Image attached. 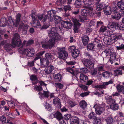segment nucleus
<instances>
[{
  "label": "nucleus",
  "mask_w": 124,
  "mask_h": 124,
  "mask_svg": "<svg viewBox=\"0 0 124 124\" xmlns=\"http://www.w3.org/2000/svg\"><path fill=\"white\" fill-rule=\"evenodd\" d=\"M116 49L118 50L123 49L124 50V44H122L121 45L119 46H116Z\"/></svg>",
  "instance_id": "obj_57"
},
{
  "label": "nucleus",
  "mask_w": 124,
  "mask_h": 124,
  "mask_svg": "<svg viewBox=\"0 0 124 124\" xmlns=\"http://www.w3.org/2000/svg\"><path fill=\"white\" fill-rule=\"evenodd\" d=\"M84 46H86L88 44L89 40L88 37L84 35L81 37Z\"/></svg>",
  "instance_id": "obj_18"
},
{
  "label": "nucleus",
  "mask_w": 124,
  "mask_h": 124,
  "mask_svg": "<svg viewBox=\"0 0 124 124\" xmlns=\"http://www.w3.org/2000/svg\"><path fill=\"white\" fill-rule=\"evenodd\" d=\"M82 0H76L75 3L74 5L75 8H80L82 7Z\"/></svg>",
  "instance_id": "obj_23"
},
{
  "label": "nucleus",
  "mask_w": 124,
  "mask_h": 124,
  "mask_svg": "<svg viewBox=\"0 0 124 124\" xmlns=\"http://www.w3.org/2000/svg\"><path fill=\"white\" fill-rule=\"evenodd\" d=\"M107 101L109 102L110 105L115 103V101L111 99V97L109 96H108L106 98Z\"/></svg>",
  "instance_id": "obj_30"
},
{
  "label": "nucleus",
  "mask_w": 124,
  "mask_h": 124,
  "mask_svg": "<svg viewBox=\"0 0 124 124\" xmlns=\"http://www.w3.org/2000/svg\"><path fill=\"white\" fill-rule=\"evenodd\" d=\"M117 5L121 10H124V0H121L118 2Z\"/></svg>",
  "instance_id": "obj_24"
},
{
  "label": "nucleus",
  "mask_w": 124,
  "mask_h": 124,
  "mask_svg": "<svg viewBox=\"0 0 124 124\" xmlns=\"http://www.w3.org/2000/svg\"><path fill=\"white\" fill-rule=\"evenodd\" d=\"M34 90L38 92H41L42 91L43 89L41 85H36L34 87Z\"/></svg>",
  "instance_id": "obj_42"
},
{
  "label": "nucleus",
  "mask_w": 124,
  "mask_h": 124,
  "mask_svg": "<svg viewBox=\"0 0 124 124\" xmlns=\"http://www.w3.org/2000/svg\"><path fill=\"white\" fill-rule=\"evenodd\" d=\"M0 121L3 124H5L6 122V119L5 117L3 116H2L0 118Z\"/></svg>",
  "instance_id": "obj_59"
},
{
  "label": "nucleus",
  "mask_w": 124,
  "mask_h": 124,
  "mask_svg": "<svg viewBox=\"0 0 124 124\" xmlns=\"http://www.w3.org/2000/svg\"><path fill=\"white\" fill-rule=\"evenodd\" d=\"M110 56V59H109L110 61H114L116 59V55L115 53H112Z\"/></svg>",
  "instance_id": "obj_41"
},
{
  "label": "nucleus",
  "mask_w": 124,
  "mask_h": 124,
  "mask_svg": "<svg viewBox=\"0 0 124 124\" xmlns=\"http://www.w3.org/2000/svg\"><path fill=\"white\" fill-rule=\"evenodd\" d=\"M104 53L105 54L106 56H110L111 54V53L110 51L106 50L104 51Z\"/></svg>",
  "instance_id": "obj_63"
},
{
  "label": "nucleus",
  "mask_w": 124,
  "mask_h": 124,
  "mask_svg": "<svg viewBox=\"0 0 124 124\" xmlns=\"http://www.w3.org/2000/svg\"><path fill=\"white\" fill-rule=\"evenodd\" d=\"M109 37L110 38L109 39H108L107 40V42L108 43V44H110L115 42L114 40L111 39V35H110Z\"/></svg>",
  "instance_id": "obj_62"
},
{
  "label": "nucleus",
  "mask_w": 124,
  "mask_h": 124,
  "mask_svg": "<svg viewBox=\"0 0 124 124\" xmlns=\"http://www.w3.org/2000/svg\"><path fill=\"white\" fill-rule=\"evenodd\" d=\"M93 8L89 6H85L83 8L81 11V13L82 15L85 16H87L90 15L91 14L93 15V13L92 12Z\"/></svg>",
  "instance_id": "obj_6"
},
{
  "label": "nucleus",
  "mask_w": 124,
  "mask_h": 124,
  "mask_svg": "<svg viewBox=\"0 0 124 124\" xmlns=\"http://www.w3.org/2000/svg\"><path fill=\"white\" fill-rule=\"evenodd\" d=\"M100 4L101 7L102 9H108V7H109V6L108 5H107L105 3H102Z\"/></svg>",
  "instance_id": "obj_49"
},
{
  "label": "nucleus",
  "mask_w": 124,
  "mask_h": 124,
  "mask_svg": "<svg viewBox=\"0 0 124 124\" xmlns=\"http://www.w3.org/2000/svg\"><path fill=\"white\" fill-rule=\"evenodd\" d=\"M86 16H85L82 15V16H81L79 15L78 16V21L81 22H84L85 20H86L87 19V18L86 17Z\"/></svg>",
  "instance_id": "obj_36"
},
{
  "label": "nucleus",
  "mask_w": 124,
  "mask_h": 124,
  "mask_svg": "<svg viewBox=\"0 0 124 124\" xmlns=\"http://www.w3.org/2000/svg\"><path fill=\"white\" fill-rule=\"evenodd\" d=\"M70 117V114H66L64 116V118L67 120H69Z\"/></svg>",
  "instance_id": "obj_60"
},
{
  "label": "nucleus",
  "mask_w": 124,
  "mask_h": 124,
  "mask_svg": "<svg viewBox=\"0 0 124 124\" xmlns=\"http://www.w3.org/2000/svg\"><path fill=\"white\" fill-rule=\"evenodd\" d=\"M80 54V51L79 50L77 49H76L75 50L73 51L71 54L72 56L74 58H76Z\"/></svg>",
  "instance_id": "obj_28"
},
{
  "label": "nucleus",
  "mask_w": 124,
  "mask_h": 124,
  "mask_svg": "<svg viewBox=\"0 0 124 124\" xmlns=\"http://www.w3.org/2000/svg\"><path fill=\"white\" fill-rule=\"evenodd\" d=\"M58 28L56 27H53L47 30L48 36L51 39L50 40L57 42L61 39L60 35L57 33Z\"/></svg>",
  "instance_id": "obj_3"
},
{
  "label": "nucleus",
  "mask_w": 124,
  "mask_h": 124,
  "mask_svg": "<svg viewBox=\"0 0 124 124\" xmlns=\"http://www.w3.org/2000/svg\"><path fill=\"white\" fill-rule=\"evenodd\" d=\"M12 46V44L11 45L9 43L6 45H4V47L5 49L7 51H9L11 49V47Z\"/></svg>",
  "instance_id": "obj_43"
},
{
  "label": "nucleus",
  "mask_w": 124,
  "mask_h": 124,
  "mask_svg": "<svg viewBox=\"0 0 124 124\" xmlns=\"http://www.w3.org/2000/svg\"><path fill=\"white\" fill-rule=\"evenodd\" d=\"M114 82V81L112 79L110 80L108 82H103L102 85H97L95 86V88H97L102 89H105L106 86H107L109 84H112Z\"/></svg>",
  "instance_id": "obj_14"
},
{
  "label": "nucleus",
  "mask_w": 124,
  "mask_h": 124,
  "mask_svg": "<svg viewBox=\"0 0 124 124\" xmlns=\"http://www.w3.org/2000/svg\"><path fill=\"white\" fill-rule=\"evenodd\" d=\"M110 75H112V73L108 71H105L102 73L103 76L105 78L108 77Z\"/></svg>",
  "instance_id": "obj_44"
},
{
  "label": "nucleus",
  "mask_w": 124,
  "mask_h": 124,
  "mask_svg": "<svg viewBox=\"0 0 124 124\" xmlns=\"http://www.w3.org/2000/svg\"><path fill=\"white\" fill-rule=\"evenodd\" d=\"M95 42H94L93 43H89L88 44L87 46V49L93 50L95 47Z\"/></svg>",
  "instance_id": "obj_34"
},
{
  "label": "nucleus",
  "mask_w": 124,
  "mask_h": 124,
  "mask_svg": "<svg viewBox=\"0 0 124 124\" xmlns=\"http://www.w3.org/2000/svg\"><path fill=\"white\" fill-rule=\"evenodd\" d=\"M111 17L113 19H114L119 20L121 18V15L120 14L117 12L115 13H113V14H112Z\"/></svg>",
  "instance_id": "obj_21"
},
{
  "label": "nucleus",
  "mask_w": 124,
  "mask_h": 124,
  "mask_svg": "<svg viewBox=\"0 0 124 124\" xmlns=\"http://www.w3.org/2000/svg\"><path fill=\"white\" fill-rule=\"evenodd\" d=\"M54 85L56 88H59L60 89H62L63 87V85L60 83H55L54 84Z\"/></svg>",
  "instance_id": "obj_45"
},
{
  "label": "nucleus",
  "mask_w": 124,
  "mask_h": 124,
  "mask_svg": "<svg viewBox=\"0 0 124 124\" xmlns=\"http://www.w3.org/2000/svg\"><path fill=\"white\" fill-rule=\"evenodd\" d=\"M85 82L86 85H89L92 84L93 82V81L91 80H88V78L87 81H86Z\"/></svg>",
  "instance_id": "obj_61"
},
{
  "label": "nucleus",
  "mask_w": 124,
  "mask_h": 124,
  "mask_svg": "<svg viewBox=\"0 0 124 124\" xmlns=\"http://www.w3.org/2000/svg\"><path fill=\"white\" fill-rule=\"evenodd\" d=\"M57 49L59 58L64 60L67 59L68 56V53L64 48L58 47L57 48Z\"/></svg>",
  "instance_id": "obj_5"
},
{
  "label": "nucleus",
  "mask_w": 124,
  "mask_h": 124,
  "mask_svg": "<svg viewBox=\"0 0 124 124\" xmlns=\"http://www.w3.org/2000/svg\"><path fill=\"white\" fill-rule=\"evenodd\" d=\"M81 72L82 73L86 74L88 72V70L87 68H81L80 69Z\"/></svg>",
  "instance_id": "obj_54"
},
{
  "label": "nucleus",
  "mask_w": 124,
  "mask_h": 124,
  "mask_svg": "<svg viewBox=\"0 0 124 124\" xmlns=\"http://www.w3.org/2000/svg\"><path fill=\"white\" fill-rule=\"evenodd\" d=\"M14 21L15 22V26L17 27L19 23V29L22 31L24 34H26L27 33V30L28 27L27 24H24L22 20L21 15L18 13L16 16V19Z\"/></svg>",
  "instance_id": "obj_2"
},
{
  "label": "nucleus",
  "mask_w": 124,
  "mask_h": 124,
  "mask_svg": "<svg viewBox=\"0 0 124 124\" xmlns=\"http://www.w3.org/2000/svg\"><path fill=\"white\" fill-rule=\"evenodd\" d=\"M108 10H110L112 14L113 13H115L118 12L119 8L116 6H115L111 8L110 6L108 7Z\"/></svg>",
  "instance_id": "obj_22"
},
{
  "label": "nucleus",
  "mask_w": 124,
  "mask_h": 124,
  "mask_svg": "<svg viewBox=\"0 0 124 124\" xmlns=\"http://www.w3.org/2000/svg\"><path fill=\"white\" fill-rule=\"evenodd\" d=\"M103 10L104 13L106 15H110L112 13L110 10H109L108 9H103Z\"/></svg>",
  "instance_id": "obj_52"
},
{
  "label": "nucleus",
  "mask_w": 124,
  "mask_h": 124,
  "mask_svg": "<svg viewBox=\"0 0 124 124\" xmlns=\"http://www.w3.org/2000/svg\"><path fill=\"white\" fill-rule=\"evenodd\" d=\"M79 105L82 108L84 109L87 107V104L85 101L82 100L80 102Z\"/></svg>",
  "instance_id": "obj_32"
},
{
  "label": "nucleus",
  "mask_w": 124,
  "mask_h": 124,
  "mask_svg": "<svg viewBox=\"0 0 124 124\" xmlns=\"http://www.w3.org/2000/svg\"><path fill=\"white\" fill-rule=\"evenodd\" d=\"M76 49L75 46H73L69 47L68 50L70 52L72 53Z\"/></svg>",
  "instance_id": "obj_51"
},
{
  "label": "nucleus",
  "mask_w": 124,
  "mask_h": 124,
  "mask_svg": "<svg viewBox=\"0 0 124 124\" xmlns=\"http://www.w3.org/2000/svg\"><path fill=\"white\" fill-rule=\"evenodd\" d=\"M54 117H56L57 119L59 120L61 119H62V116L60 112H57L54 114Z\"/></svg>",
  "instance_id": "obj_31"
},
{
  "label": "nucleus",
  "mask_w": 124,
  "mask_h": 124,
  "mask_svg": "<svg viewBox=\"0 0 124 124\" xmlns=\"http://www.w3.org/2000/svg\"><path fill=\"white\" fill-rule=\"evenodd\" d=\"M61 75L60 74L55 75L54 77V81L56 82H60L61 80Z\"/></svg>",
  "instance_id": "obj_29"
},
{
  "label": "nucleus",
  "mask_w": 124,
  "mask_h": 124,
  "mask_svg": "<svg viewBox=\"0 0 124 124\" xmlns=\"http://www.w3.org/2000/svg\"><path fill=\"white\" fill-rule=\"evenodd\" d=\"M34 42V40L32 39L29 40L28 41H24L23 42V45L26 44V46H30Z\"/></svg>",
  "instance_id": "obj_35"
},
{
  "label": "nucleus",
  "mask_w": 124,
  "mask_h": 124,
  "mask_svg": "<svg viewBox=\"0 0 124 124\" xmlns=\"http://www.w3.org/2000/svg\"><path fill=\"white\" fill-rule=\"evenodd\" d=\"M45 56L46 59H51L53 58L52 55L49 53H47L45 54Z\"/></svg>",
  "instance_id": "obj_47"
},
{
  "label": "nucleus",
  "mask_w": 124,
  "mask_h": 124,
  "mask_svg": "<svg viewBox=\"0 0 124 124\" xmlns=\"http://www.w3.org/2000/svg\"><path fill=\"white\" fill-rule=\"evenodd\" d=\"M54 66L52 65H50L49 66L46 68L45 69V71L46 73L49 74L51 73L54 69Z\"/></svg>",
  "instance_id": "obj_19"
},
{
  "label": "nucleus",
  "mask_w": 124,
  "mask_h": 124,
  "mask_svg": "<svg viewBox=\"0 0 124 124\" xmlns=\"http://www.w3.org/2000/svg\"><path fill=\"white\" fill-rule=\"evenodd\" d=\"M8 102V106L11 107H13L15 106L14 102L11 101H7Z\"/></svg>",
  "instance_id": "obj_56"
},
{
  "label": "nucleus",
  "mask_w": 124,
  "mask_h": 124,
  "mask_svg": "<svg viewBox=\"0 0 124 124\" xmlns=\"http://www.w3.org/2000/svg\"><path fill=\"white\" fill-rule=\"evenodd\" d=\"M97 73V70L96 69L92 70L91 72V74L93 76L96 75Z\"/></svg>",
  "instance_id": "obj_58"
},
{
  "label": "nucleus",
  "mask_w": 124,
  "mask_h": 124,
  "mask_svg": "<svg viewBox=\"0 0 124 124\" xmlns=\"http://www.w3.org/2000/svg\"><path fill=\"white\" fill-rule=\"evenodd\" d=\"M60 101V99L59 98L57 97H55L53 100V103L56 107L60 108L61 105Z\"/></svg>",
  "instance_id": "obj_17"
},
{
  "label": "nucleus",
  "mask_w": 124,
  "mask_h": 124,
  "mask_svg": "<svg viewBox=\"0 0 124 124\" xmlns=\"http://www.w3.org/2000/svg\"><path fill=\"white\" fill-rule=\"evenodd\" d=\"M71 20L74 23V28L73 30L74 32L76 33H78V27L79 26H80L81 24L78 22L76 19L75 18H71Z\"/></svg>",
  "instance_id": "obj_13"
},
{
  "label": "nucleus",
  "mask_w": 124,
  "mask_h": 124,
  "mask_svg": "<svg viewBox=\"0 0 124 124\" xmlns=\"http://www.w3.org/2000/svg\"><path fill=\"white\" fill-rule=\"evenodd\" d=\"M30 78L32 81L37 80L38 79L37 76L33 74L32 75L30 76Z\"/></svg>",
  "instance_id": "obj_50"
},
{
  "label": "nucleus",
  "mask_w": 124,
  "mask_h": 124,
  "mask_svg": "<svg viewBox=\"0 0 124 124\" xmlns=\"http://www.w3.org/2000/svg\"><path fill=\"white\" fill-rule=\"evenodd\" d=\"M49 93L48 91H44L42 94V95L44 96L45 97H48L49 96Z\"/></svg>",
  "instance_id": "obj_64"
},
{
  "label": "nucleus",
  "mask_w": 124,
  "mask_h": 124,
  "mask_svg": "<svg viewBox=\"0 0 124 124\" xmlns=\"http://www.w3.org/2000/svg\"><path fill=\"white\" fill-rule=\"evenodd\" d=\"M101 121V119L97 117L93 120V124H100Z\"/></svg>",
  "instance_id": "obj_46"
},
{
  "label": "nucleus",
  "mask_w": 124,
  "mask_h": 124,
  "mask_svg": "<svg viewBox=\"0 0 124 124\" xmlns=\"http://www.w3.org/2000/svg\"><path fill=\"white\" fill-rule=\"evenodd\" d=\"M110 108L113 110H117L118 108V105L116 103L114 104L110 105Z\"/></svg>",
  "instance_id": "obj_40"
},
{
  "label": "nucleus",
  "mask_w": 124,
  "mask_h": 124,
  "mask_svg": "<svg viewBox=\"0 0 124 124\" xmlns=\"http://www.w3.org/2000/svg\"><path fill=\"white\" fill-rule=\"evenodd\" d=\"M107 124H112L113 122V118L111 116H109L105 119Z\"/></svg>",
  "instance_id": "obj_33"
},
{
  "label": "nucleus",
  "mask_w": 124,
  "mask_h": 124,
  "mask_svg": "<svg viewBox=\"0 0 124 124\" xmlns=\"http://www.w3.org/2000/svg\"><path fill=\"white\" fill-rule=\"evenodd\" d=\"M70 124H78V118L76 116H72L70 118Z\"/></svg>",
  "instance_id": "obj_20"
},
{
  "label": "nucleus",
  "mask_w": 124,
  "mask_h": 124,
  "mask_svg": "<svg viewBox=\"0 0 124 124\" xmlns=\"http://www.w3.org/2000/svg\"><path fill=\"white\" fill-rule=\"evenodd\" d=\"M7 20L6 18H2L0 20V26L4 27L6 26L7 24Z\"/></svg>",
  "instance_id": "obj_25"
},
{
  "label": "nucleus",
  "mask_w": 124,
  "mask_h": 124,
  "mask_svg": "<svg viewBox=\"0 0 124 124\" xmlns=\"http://www.w3.org/2000/svg\"><path fill=\"white\" fill-rule=\"evenodd\" d=\"M34 15V14H33L31 15V16L32 19V20L31 21V23L33 24V25L34 27L37 28H40L41 27V25L40 24L39 22L36 19Z\"/></svg>",
  "instance_id": "obj_11"
},
{
  "label": "nucleus",
  "mask_w": 124,
  "mask_h": 124,
  "mask_svg": "<svg viewBox=\"0 0 124 124\" xmlns=\"http://www.w3.org/2000/svg\"><path fill=\"white\" fill-rule=\"evenodd\" d=\"M114 75L115 76H117L120 75L122 74V70H120L116 69L114 70Z\"/></svg>",
  "instance_id": "obj_39"
},
{
  "label": "nucleus",
  "mask_w": 124,
  "mask_h": 124,
  "mask_svg": "<svg viewBox=\"0 0 124 124\" xmlns=\"http://www.w3.org/2000/svg\"><path fill=\"white\" fill-rule=\"evenodd\" d=\"M18 51H21L23 54H25L29 57H31L33 55L34 53V49H31L29 48L23 49L22 47L20 48V50L18 49Z\"/></svg>",
  "instance_id": "obj_7"
},
{
  "label": "nucleus",
  "mask_w": 124,
  "mask_h": 124,
  "mask_svg": "<svg viewBox=\"0 0 124 124\" xmlns=\"http://www.w3.org/2000/svg\"><path fill=\"white\" fill-rule=\"evenodd\" d=\"M80 79L81 81L85 82L87 81L88 78V77L83 74H81L80 76Z\"/></svg>",
  "instance_id": "obj_26"
},
{
  "label": "nucleus",
  "mask_w": 124,
  "mask_h": 124,
  "mask_svg": "<svg viewBox=\"0 0 124 124\" xmlns=\"http://www.w3.org/2000/svg\"><path fill=\"white\" fill-rule=\"evenodd\" d=\"M12 47H15L16 46L19 47L21 46L18 48L20 50V48L22 47L23 48V43L22 44V41L20 39V35L17 33H16L14 35L13 38L12 39Z\"/></svg>",
  "instance_id": "obj_4"
},
{
  "label": "nucleus",
  "mask_w": 124,
  "mask_h": 124,
  "mask_svg": "<svg viewBox=\"0 0 124 124\" xmlns=\"http://www.w3.org/2000/svg\"><path fill=\"white\" fill-rule=\"evenodd\" d=\"M54 41L49 40L48 41L46 42L45 41L41 42V44L42 47L44 48L50 49L54 46Z\"/></svg>",
  "instance_id": "obj_9"
},
{
  "label": "nucleus",
  "mask_w": 124,
  "mask_h": 124,
  "mask_svg": "<svg viewBox=\"0 0 124 124\" xmlns=\"http://www.w3.org/2000/svg\"><path fill=\"white\" fill-rule=\"evenodd\" d=\"M54 22L55 23L58 24L60 22L62 25L61 27H59V28L61 30L63 27L67 29H71L73 25V24L70 20L68 18L61 19L60 16L55 15L54 16Z\"/></svg>",
  "instance_id": "obj_1"
},
{
  "label": "nucleus",
  "mask_w": 124,
  "mask_h": 124,
  "mask_svg": "<svg viewBox=\"0 0 124 124\" xmlns=\"http://www.w3.org/2000/svg\"><path fill=\"white\" fill-rule=\"evenodd\" d=\"M118 23H112L110 24H108V27L109 29L115 31L118 28Z\"/></svg>",
  "instance_id": "obj_16"
},
{
  "label": "nucleus",
  "mask_w": 124,
  "mask_h": 124,
  "mask_svg": "<svg viewBox=\"0 0 124 124\" xmlns=\"http://www.w3.org/2000/svg\"><path fill=\"white\" fill-rule=\"evenodd\" d=\"M81 62L85 67L90 69L94 68V63L89 59L84 58L81 60Z\"/></svg>",
  "instance_id": "obj_8"
},
{
  "label": "nucleus",
  "mask_w": 124,
  "mask_h": 124,
  "mask_svg": "<svg viewBox=\"0 0 124 124\" xmlns=\"http://www.w3.org/2000/svg\"><path fill=\"white\" fill-rule=\"evenodd\" d=\"M107 27L103 26H102L99 30L100 32H103L106 36L108 35V33L107 32Z\"/></svg>",
  "instance_id": "obj_27"
},
{
  "label": "nucleus",
  "mask_w": 124,
  "mask_h": 124,
  "mask_svg": "<svg viewBox=\"0 0 124 124\" xmlns=\"http://www.w3.org/2000/svg\"><path fill=\"white\" fill-rule=\"evenodd\" d=\"M84 55L87 58L89 59H90L92 57V55L90 54L87 52H85Z\"/></svg>",
  "instance_id": "obj_55"
},
{
  "label": "nucleus",
  "mask_w": 124,
  "mask_h": 124,
  "mask_svg": "<svg viewBox=\"0 0 124 124\" xmlns=\"http://www.w3.org/2000/svg\"><path fill=\"white\" fill-rule=\"evenodd\" d=\"M110 35L111 39L114 40L115 42L122 38V34L119 32H115Z\"/></svg>",
  "instance_id": "obj_12"
},
{
  "label": "nucleus",
  "mask_w": 124,
  "mask_h": 124,
  "mask_svg": "<svg viewBox=\"0 0 124 124\" xmlns=\"http://www.w3.org/2000/svg\"><path fill=\"white\" fill-rule=\"evenodd\" d=\"M93 107L95 109L96 113L98 115H101L104 110L103 106L100 104H96Z\"/></svg>",
  "instance_id": "obj_10"
},
{
  "label": "nucleus",
  "mask_w": 124,
  "mask_h": 124,
  "mask_svg": "<svg viewBox=\"0 0 124 124\" xmlns=\"http://www.w3.org/2000/svg\"><path fill=\"white\" fill-rule=\"evenodd\" d=\"M56 13V11L53 10H51L47 12V16H48V19L50 21H52L54 16Z\"/></svg>",
  "instance_id": "obj_15"
},
{
  "label": "nucleus",
  "mask_w": 124,
  "mask_h": 124,
  "mask_svg": "<svg viewBox=\"0 0 124 124\" xmlns=\"http://www.w3.org/2000/svg\"><path fill=\"white\" fill-rule=\"evenodd\" d=\"M116 88L118 93H120L124 90V86L123 85H118L116 86Z\"/></svg>",
  "instance_id": "obj_38"
},
{
  "label": "nucleus",
  "mask_w": 124,
  "mask_h": 124,
  "mask_svg": "<svg viewBox=\"0 0 124 124\" xmlns=\"http://www.w3.org/2000/svg\"><path fill=\"white\" fill-rule=\"evenodd\" d=\"M88 117L90 119L94 120L97 117L96 116V115L93 112L90 113L88 115Z\"/></svg>",
  "instance_id": "obj_37"
},
{
  "label": "nucleus",
  "mask_w": 124,
  "mask_h": 124,
  "mask_svg": "<svg viewBox=\"0 0 124 124\" xmlns=\"http://www.w3.org/2000/svg\"><path fill=\"white\" fill-rule=\"evenodd\" d=\"M8 23L9 26H12V25H13L15 26V22L12 19H8Z\"/></svg>",
  "instance_id": "obj_48"
},
{
  "label": "nucleus",
  "mask_w": 124,
  "mask_h": 124,
  "mask_svg": "<svg viewBox=\"0 0 124 124\" xmlns=\"http://www.w3.org/2000/svg\"><path fill=\"white\" fill-rule=\"evenodd\" d=\"M66 70L69 71L72 75L74 74V71L72 68L70 67H68L66 68Z\"/></svg>",
  "instance_id": "obj_53"
}]
</instances>
